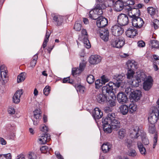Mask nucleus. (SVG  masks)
<instances>
[{
  "label": "nucleus",
  "instance_id": "f257e3e1",
  "mask_svg": "<svg viewBox=\"0 0 159 159\" xmlns=\"http://www.w3.org/2000/svg\"><path fill=\"white\" fill-rule=\"evenodd\" d=\"M113 84L112 82H110L106 86L102 87V93H101L97 96L96 99L98 102L101 104L107 102L109 96H111L113 98H115V95L113 92Z\"/></svg>",
  "mask_w": 159,
  "mask_h": 159
},
{
  "label": "nucleus",
  "instance_id": "f03ea898",
  "mask_svg": "<svg viewBox=\"0 0 159 159\" xmlns=\"http://www.w3.org/2000/svg\"><path fill=\"white\" fill-rule=\"evenodd\" d=\"M115 116V113H109L106 118L108 119L113 129H117L120 128V124L119 120Z\"/></svg>",
  "mask_w": 159,
  "mask_h": 159
},
{
  "label": "nucleus",
  "instance_id": "7ed1b4c3",
  "mask_svg": "<svg viewBox=\"0 0 159 159\" xmlns=\"http://www.w3.org/2000/svg\"><path fill=\"white\" fill-rule=\"evenodd\" d=\"M96 1L98 4L93 9L94 12L98 16L101 15L103 13L102 10L105 9L107 5V2L105 0H96Z\"/></svg>",
  "mask_w": 159,
  "mask_h": 159
},
{
  "label": "nucleus",
  "instance_id": "20e7f679",
  "mask_svg": "<svg viewBox=\"0 0 159 159\" xmlns=\"http://www.w3.org/2000/svg\"><path fill=\"white\" fill-rule=\"evenodd\" d=\"M158 119L159 120V106L154 107L148 117L149 122L151 124H155Z\"/></svg>",
  "mask_w": 159,
  "mask_h": 159
},
{
  "label": "nucleus",
  "instance_id": "39448f33",
  "mask_svg": "<svg viewBox=\"0 0 159 159\" xmlns=\"http://www.w3.org/2000/svg\"><path fill=\"white\" fill-rule=\"evenodd\" d=\"M117 22L120 25L125 26L129 22L128 16L124 14H120L118 16Z\"/></svg>",
  "mask_w": 159,
  "mask_h": 159
},
{
  "label": "nucleus",
  "instance_id": "423d86ee",
  "mask_svg": "<svg viewBox=\"0 0 159 159\" xmlns=\"http://www.w3.org/2000/svg\"><path fill=\"white\" fill-rule=\"evenodd\" d=\"M0 70L1 72V77L0 78V81L2 84H5L7 82V68L4 65H2L0 66Z\"/></svg>",
  "mask_w": 159,
  "mask_h": 159
},
{
  "label": "nucleus",
  "instance_id": "0eeeda50",
  "mask_svg": "<svg viewBox=\"0 0 159 159\" xmlns=\"http://www.w3.org/2000/svg\"><path fill=\"white\" fill-rule=\"evenodd\" d=\"M124 44V40L121 38H116L112 39L111 41V45L113 48H120Z\"/></svg>",
  "mask_w": 159,
  "mask_h": 159
},
{
  "label": "nucleus",
  "instance_id": "6e6552de",
  "mask_svg": "<svg viewBox=\"0 0 159 159\" xmlns=\"http://www.w3.org/2000/svg\"><path fill=\"white\" fill-rule=\"evenodd\" d=\"M153 80L150 76H148L144 80L143 83V89L145 91H148L152 87Z\"/></svg>",
  "mask_w": 159,
  "mask_h": 159
},
{
  "label": "nucleus",
  "instance_id": "1a4fd4ad",
  "mask_svg": "<svg viewBox=\"0 0 159 159\" xmlns=\"http://www.w3.org/2000/svg\"><path fill=\"white\" fill-rule=\"evenodd\" d=\"M82 37H80V39H83L84 46L86 48H89L91 47V44L88 39V35L86 30L83 29L81 31Z\"/></svg>",
  "mask_w": 159,
  "mask_h": 159
},
{
  "label": "nucleus",
  "instance_id": "9d476101",
  "mask_svg": "<svg viewBox=\"0 0 159 159\" xmlns=\"http://www.w3.org/2000/svg\"><path fill=\"white\" fill-rule=\"evenodd\" d=\"M112 34L115 36H119L124 32V30L121 26L116 25L113 26L111 29Z\"/></svg>",
  "mask_w": 159,
  "mask_h": 159
},
{
  "label": "nucleus",
  "instance_id": "9b49d317",
  "mask_svg": "<svg viewBox=\"0 0 159 159\" xmlns=\"http://www.w3.org/2000/svg\"><path fill=\"white\" fill-rule=\"evenodd\" d=\"M102 123L104 131L107 133H111L113 129L108 122L107 118H103L102 120Z\"/></svg>",
  "mask_w": 159,
  "mask_h": 159
},
{
  "label": "nucleus",
  "instance_id": "f8f14e48",
  "mask_svg": "<svg viewBox=\"0 0 159 159\" xmlns=\"http://www.w3.org/2000/svg\"><path fill=\"white\" fill-rule=\"evenodd\" d=\"M38 142L40 144H44L51 139L50 135L48 134H42L39 136Z\"/></svg>",
  "mask_w": 159,
  "mask_h": 159
},
{
  "label": "nucleus",
  "instance_id": "ddd939ff",
  "mask_svg": "<svg viewBox=\"0 0 159 159\" xmlns=\"http://www.w3.org/2000/svg\"><path fill=\"white\" fill-rule=\"evenodd\" d=\"M107 19L103 16L99 17L96 21V24L99 28V30L103 28L107 25Z\"/></svg>",
  "mask_w": 159,
  "mask_h": 159
},
{
  "label": "nucleus",
  "instance_id": "4468645a",
  "mask_svg": "<svg viewBox=\"0 0 159 159\" xmlns=\"http://www.w3.org/2000/svg\"><path fill=\"white\" fill-rule=\"evenodd\" d=\"M97 33H99L101 38L105 41L108 40L109 38V32L108 30L104 28L100 29L97 31Z\"/></svg>",
  "mask_w": 159,
  "mask_h": 159
},
{
  "label": "nucleus",
  "instance_id": "2eb2a0df",
  "mask_svg": "<svg viewBox=\"0 0 159 159\" xmlns=\"http://www.w3.org/2000/svg\"><path fill=\"white\" fill-rule=\"evenodd\" d=\"M132 23L134 27L139 29L142 27L144 22L142 18L138 17L134 19L132 21Z\"/></svg>",
  "mask_w": 159,
  "mask_h": 159
},
{
  "label": "nucleus",
  "instance_id": "dca6fc26",
  "mask_svg": "<svg viewBox=\"0 0 159 159\" xmlns=\"http://www.w3.org/2000/svg\"><path fill=\"white\" fill-rule=\"evenodd\" d=\"M92 116L96 121L101 118L103 116V113L101 110L98 108H95L93 112Z\"/></svg>",
  "mask_w": 159,
  "mask_h": 159
},
{
  "label": "nucleus",
  "instance_id": "f3484780",
  "mask_svg": "<svg viewBox=\"0 0 159 159\" xmlns=\"http://www.w3.org/2000/svg\"><path fill=\"white\" fill-rule=\"evenodd\" d=\"M23 92L22 89L17 90L13 97V101L16 104H18L20 102L21 96L23 94Z\"/></svg>",
  "mask_w": 159,
  "mask_h": 159
},
{
  "label": "nucleus",
  "instance_id": "a211bd4d",
  "mask_svg": "<svg viewBox=\"0 0 159 159\" xmlns=\"http://www.w3.org/2000/svg\"><path fill=\"white\" fill-rule=\"evenodd\" d=\"M101 60V57L98 55L91 56L89 59V62L91 64L94 65L99 63Z\"/></svg>",
  "mask_w": 159,
  "mask_h": 159
},
{
  "label": "nucleus",
  "instance_id": "6ab92c4d",
  "mask_svg": "<svg viewBox=\"0 0 159 159\" xmlns=\"http://www.w3.org/2000/svg\"><path fill=\"white\" fill-rule=\"evenodd\" d=\"M118 102L120 103L123 104L126 102L127 98L126 95L124 93L121 92L118 93L117 96Z\"/></svg>",
  "mask_w": 159,
  "mask_h": 159
},
{
  "label": "nucleus",
  "instance_id": "aec40b11",
  "mask_svg": "<svg viewBox=\"0 0 159 159\" xmlns=\"http://www.w3.org/2000/svg\"><path fill=\"white\" fill-rule=\"evenodd\" d=\"M34 116L37 120H35L34 119L33 122L34 125H37L39 122V120L41 118V113L40 110L39 109H36L33 111Z\"/></svg>",
  "mask_w": 159,
  "mask_h": 159
},
{
  "label": "nucleus",
  "instance_id": "412c9836",
  "mask_svg": "<svg viewBox=\"0 0 159 159\" xmlns=\"http://www.w3.org/2000/svg\"><path fill=\"white\" fill-rule=\"evenodd\" d=\"M137 34V30L132 27L129 28L126 31V35L129 37H133Z\"/></svg>",
  "mask_w": 159,
  "mask_h": 159
},
{
  "label": "nucleus",
  "instance_id": "4be33fe9",
  "mask_svg": "<svg viewBox=\"0 0 159 159\" xmlns=\"http://www.w3.org/2000/svg\"><path fill=\"white\" fill-rule=\"evenodd\" d=\"M141 96V92L139 90H133L130 97L135 101H137L140 99Z\"/></svg>",
  "mask_w": 159,
  "mask_h": 159
},
{
  "label": "nucleus",
  "instance_id": "5701e85b",
  "mask_svg": "<svg viewBox=\"0 0 159 159\" xmlns=\"http://www.w3.org/2000/svg\"><path fill=\"white\" fill-rule=\"evenodd\" d=\"M127 66L129 70H134L138 67L137 62L134 61H129L127 63Z\"/></svg>",
  "mask_w": 159,
  "mask_h": 159
},
{
  "label": "nucleus",
  "instance_id": "b1692460",
  "mask_svg": "<svg viewBox=\"0 0 159 159\" xmlns=\"http://www.w3.org/2000/svg\"><path fill=\"white\" fill-rule=\"evenodd\" d=\"M64 19L63 16L59 15L55 16L53 17V20L55 22L56 24L58 26L62 25Z\"/></svg>",
  "mask_w": 159,
  "mask_h": 159
},
{
  "label": "nucleus",
  "instance_id": "393cba45",
  "mask_svg": "<svg viewBox=\"0 0 159 159\" xmlns=\"http://www.w3.org/2000/svg\"><path fill=\"white\" fill-rule=\"evenodd\" d=\"M111 146V145L107 142L104 143L101 147V148L104 153H106L110 150Z\"/></svg>",
  "mask_w": 159,
  "mask_h": 159
},
{
  "label": "nucleus",
  "instance_id": "a878e982",
  "mask_svg": "<svg viewBox=\"0 0 159 159\" xmlns=\"http://www.w3.org/2000/svg\"><path fill=\"white\" fill-rule=\"evenodd\" d=\"M147 77L143 72H140L137 73L136 78L139 80V82H141V81H144L147 78Z\"/></svg>",
  "mask_w": 159,
  "mask_h": 159
},
{
  "label": "nucleus",
  "instance_id": "bb28decb",
  "mask_svg": "<svg viewBox=\"0 0 159 159\" xmlns=\"http://www.w3.org/2000/svg\"><path fill=\"white\" fill-rule=\"evenodd\" d=\"M138 147L140 153L143 155H145L147 153L145 148L140 142L137 143Z\"/></svg>",
  "mask_w": 159,
  "mask_h": 159
},
{
  "label": "nucleus",
  "instance_id": "cd10ccee",
  "mask_svg": "<svg viewBox=\"0 0 159 159\" xmlns=\"http://www.w3.org/2000/svg\"><path fill=\"white\" fill-rule=\"evenodd\" d=\"M147 11L148 13L150 15V16L153 17L157 14V10L155 8L152 7H149L147 8Z\"/></svg>",
  "mask_w": 159,
  "mask_h": 159
},
{
  "label": "nucleus",
  "instance_id": "c85d7f7f",
  "mask_svg": "<svg viewBox=\"0 0 159 159\" xmlns=\"http://www.w3.org/2000/svg\"><path fill=\"white\" fill-rule=\"evenodd\" d=\"M51 32L48 31V30L46 31V32L45 35V38L44 39V41L43 44V47L44 48L46 46L49 40V38L50 36Z\"/></svg>",
  "mask_w": 159,
  "mask_h": 159
},
{
  "label": "nucleus",
  "instance_id": "c756f323",
  "mask_svg": "<svg viewBox=\"0 0 159 159\" xmlns=\"http://www.w3.org/2000/svg\"><path fill=\"white\" fill-rule=\"evenodd\" d=\"M124 144L129 148L132 147L134 145L132 140L128 138H127L125 140Z\"/></svg>",
  "mask_w": 159,
  "mask_h": 159
},
{
  "label": "nucleus",
  "instance_id": "7c9ffc66",
  "mask_svg": "<svg viewBox=\"0 0 159 159\" xmlns=\"http://www.w3.org/2000/svg\"><path fill=\"white\" fill-rule=\"evenodd\" d=\"M120 108L121 113L124 115H126L129 111V108L126 105H121Z\"/></svg>",
  "mask_w": 159,
  "mask_h": 159
},
{
  "label": "nucleus",
  "instance_id": "2f4dec72",
  "mask_svg": "<svg viewBox=\"0 0 159 159\" xmlns=\"http://www.w3.org/2000/svg\"><path fill=\"white\" fill-rule=\"evenodd\" d=\"M116 98V96L115 98H112L111 97V96H108L107 102H108V104L111 107H113L115 106L116 105V102L115 100Z\"/></svg>",
  "mask_w": 159,
  "mask_h": 159
},
{
  "label": "nucleus",
  "instance_id": "473e14b6",
  "mask_svg": "<svg viewBox=\"0 0 159 159\" xmlns=\"http://www.w3.org/2000/svg\"><path fill=\"white\" fill-rule=\"evenodd\" d=\"M26 74L25 72H22L19 74L17 77V82L18 83L23 81L26 78Z\"/></svg>",
  "mask_w": 159,
  "mask_h": 159
},
{
  "label": "nucleus",
  "instance_id": "72a5a7b5",
  "mask_svg": "<svg viewBox=\"0 0 159 159\" xmlns=\"http://www.w3.org/2000/svg\"><path fill=\"white\" fill-rule=\"evenodd\" d=\"M118 137L120 139H122L126 135V131L123 129H120L118 132Z\"/></svg>",
  "mask_w": 159,
  "mask_h": 159
},
{
  "label": "nucleus",
  "instance_id": "f704fd0d",
  "mask_svg": "<svg viewBox=\"0 0 159 159\" xmlns=\"http://www.w3.org/2000/svg\"><path fill=\"white\" fill-rule=\"evenodd\" d=\"M139 127L138 126H135L133 128V131L132 132L131 134L134 135V137L135 139H137L139 136Z\"/></svg>",
  "mask_w": 159,
  "mask_h": 159
},
{
  "label": "nucleus",
  "instance_id": "c9c22d12",
  "mask_svg": "<svg viewBox=\"0 0 159 159\" xmlns=\"http://www.w3.org/2000/svg\"><path fill=\"white\" fill-rule=\"evenodd\" d=\"M89 17L92 19L93 20H98V18L100 17L98 14L94 12V10H93L89 12Z\"/></svg>",
  "mask_w": 159,
  "mask_h": 159
},
{
  "label": "nucleus",
  "instance_id": "e433bc0d",
  "mask_svg": "<svg viewBox=\"0 0 159 159\" xmlns=\"http://www.w3.org/2000/svg\"><path fill=\"white\" fill-rule=\"evenodd\" d=\"M148 131L151 134H153L156 132V130L155 124H149Z\"/></svg>",
  "mask_w": 159,
  "mask_h": 159
},
{
  "label": "nucleus",
  "instance_id": "4c0bfd02",
  "mask_svg": "<svg viewBox=\"0 0 159 159\" xmlns=\"http://www.w3.org/2000/svg\"><path fill=\"white\" fill-rule=\"evenodd\" d=\"M152 48H159V42L156 39L150 41Z\"/></svg>",
  "mask_w": 159,
  "mask_h": 159
},
{
  "label": "nucleus",
  "instance_id": "58836bf2",
  "mask_svg": "<svg viewBox=\"0 0 159 159\" xmlns=\"http://www.w3.org/2000/svg\"><path fill=\"white\" fill-rule=\"evenodd\" d=\"M75 87L78 92H79L81 93H84L85 89L83 86L80 84H76Z\"/></svg>",
  "mask_w": 159,
  "mask_h": 159
},
{
  "label": "nucleus",
  "instance_id": "ea45409f",
  "mask_svg": "<svg viewBox=\"0 0 159 159\" xmlns=\"http://www.w3.org/2000/svg\"><path fill=\"white\" fill-rule=\"evenodd\" d=\"M137 109V105L134 104H131L129 106V112L131 113L136 111Z\"/></svg>",
  "mask_w": 159,
  "mask_h": 159
},
{
  "label": "nucleus",
  "instance_id": "a19ab883",
  "mask_svg": "<svg viewBox=\"0 0 159 159\" xmlns=\"http://www.w3.org/2000/svg\"><path fill=\"white\" fill-rule=\"evenodd\" d=\"M132 14L135 16L136 18L139 17L140 15V11L139 9L133 8L131 9Z\"/></svg>",
  "mask_w": 159,
  "mask_h": 159
},
{
  "label": "nucleus",
  "instance_id": "79ce46f5",
  "mask_svg": "<svg viewBox=\"0 0 159 159\" xmlns=\"http://www.w3.org/2000/svg\"><path fill=\"white\" fill-rule=\"evenodd\" d=\"M12 156L10 153L0 154V159H11Z\"/></svg>",
  "mask_w": 159,
  "mask_h": 159
},
{
  "label": "nucleus",
  "instance_id": "37998d69",
  "mask_svg": "<svg viewBox=\"0 0 159 159\" xmlns=\"http://www.w3.org/2000/svg\"><path fill=\"white\" fill-rule=\"evenodd\" d=\"M95 79L93 75H89L87 77V81L89 84L93 83Z\"/></svg>",
  "mask_w": 159,
  "mask_h": 159
},
{
  "label": "nucleus",
  "instance_id": "c03bdc74",
  "mask_svg": "<svg viewBox=\"0 0 159 159\" xmlns=\"http://www.w3.org/2000/svg\"><path fill=\"white\" fill-rule=\"evenodd\" d=\"M103 83L101 80H97L95 82V87L96 89H99L102 87L103 85Z\"/></svg>",
  "mask_w": 159,
  "mask_h": 159
},
{
  "label": "nucleus",
  "instance_id": "a18cd8bd",
  "mask_svg": "<svg viewBox=\"0 0 159 159\" xmlns=\"http://www.w3.org/2000/svg\"><path fill=\"white\" fill-rule=\"evenodd\" d=\"M134 72L132 70H128L127 76V78L131 79L133 78Z\"/></svg>",
  "mask_w": 159,
  "mask_h": 159
},
{
  "label": "nucleus",
  "instance_id": "49530a36",
  "mask_svg": "<svg viewBox=\"0 0 159 159\" xmlns=\"http://www.w3.org/2000/svg\"><path fill=\"white\" fill-rule=\"evenodd\" d=\"M50 87L49 86H46L43 89V93L46 96H48L50 90Z\"/></svg>",
  "mask_w": 159,
  "mask_h": 159
},
{
  "label": "nucleus",
  "instance_id": "de8ad7c7",
  "mask_svg": "<svg viewBox=\"0 0 159 159\" xmlns=\"http://www.w3.org/2000/svg\"><path fill=\"white\" fill-rule=\"evenodd\" d=\"M82 72L80 70V68H74L72 69V73L73 75L79 74Z\"/></svg>",
  "mask_w": 159,
  "mask_h": 159
},
{
  "label": "nucleus",
  "instance_id": "09e8293b",
  "mask_svg": "<svg viewBox=\"0 0 159 159\" xmlns=\"http://www.w3.org/2000/svg\"><path fill=\"white\" fill-rule=\"evenodd\" d=\"M136 79L132 81L131 85L134 87H138L139 85V83H141L139 82V80L136 78Z\"/></svg>",
  "mask_w": 159,
  "mask_h": 159
},
{
  "label": "nucleus",
  "instance_id": "8fccbe9b",
  "mask_svg": "<svg viewBox=\"0 0 159 159\" xmlns=\"http://www.w3.org/2000/svg\"><path fill=\"white\" fill-rule=\"evenodd\" d=\"M40 130L46 134L48 131V128L45 125H43L41 126Z\"/></svg>",
  "mask_w": 159,
  "mask_h": 159
},
{
  "label": "nucleus",
  "instance_id": "3c124183",
  "mask_svg": "<svg viewBox=\"0 0 159 159\" xmlns=\"http://www.w3.org/2000/svg\"><path fill=\"white\" fill-rule=\"evenodd\" d=\"M101 78L102 79L101 80L102 82L104 84L109 81V79L105 75L102 76L101 77Z\"/></svg>",
  "mask_w": 159,
  "mask_h": 159
},
{
  "label": "nucleus",
  "instance_id": "603ef678",
  "mask_svg": "<svg viewBox=\"0 0 159 159\" xmlns=\"http://www.w3.org/2000/svg\"><path fill=\"white\" fill-rule=\"evenodd\" d=\"M82 26L79 23L75 24L74 28L77 31H79L81 29Z\"/></svg>",
  "mask_w": 159,
  "mask_h": 159
},
{
  "label": "nucleus",
  "instance_id": "864d4df0",
  "mask_svg": "<svg viewBox=\"0 0 159 159\" xmlns=\"http://www.w3.org/2000/svg\"><path fill=\"white\" fill-rule=\"evenodd\" d=\"M128 154L129 156L134 157L136 155V152L134 150L131 149L129 151Z\"/></svg>",
  "mask_w": 159,
  "mask_h": 159
},
{
  "label": "nucleus",
  "instance_id": "5fc2aeb1",
  "mask_svg": "<svg viewBox=\"0 0 159 159\" xmlns=\"http://www.w3.org/2000/svg\"><path fill=\"white\" fill-rule=\"evenodd\" d=\"M153 25L155 29L159 28V20L157 19L154 20L153 22Z\"/></svg>",
  "mask_w": 159,
  "mask_h": 159
},
{
  "label": "nucleus",
  "instance_id": "6e6d98bb",
  "mask_svg": "<svg viewBox=\"0 0 159 159\" xmlns=\"http://www.w3.org/2000/svg\"><path fill=\"white\" fill-rule=\"evenodd\" d=\"M86 62L84 61H82L81 63H80L79 65V68L80 70L82 71L84 69V68L85 66Z\"/></svg>",
  "mask_w": 159,
  "mask_h": 159
},
{
  "label": "nucleus",
  "instance_id": "4d7b16f0",
  "mask_svg": "<svg viewBox=\"0 0 159 159\" xmlns=\"http://www.w3.org/2000/svg\"><path fill=\"white\" fill-rule=\"evenodd\" d=\"M48 147L46 146H43L40 148V150L43 153H45L49 150Z\"/></svg>",
  "mask_w": 159,
  "mask_h": 159
},
{
  "label": "nucleus",
  "instance_id": "13d9d810",
  "mask_svg": "<svg viewBox=\"0 0 159 159\" xmlns=\"http://www.w3.org/2000/svg\"><path fill=\"white\" fill-rule=\"evenodd\" d=\"M125 6L129 5H133L134 4V0H125Z\"/></svg>",
  "mask_w": 159,
  "mask_h": 159
},
{
  "label": "nucleus",
  "instance_id": "bf43d9fd",
  "mask_svg": "<svg viewBox=\"0 0 159 159\" xmlns=\"http://www.w3.org/2000/svg\"><path fill=\"white\" fill-rule=\"evenodd\" d=\"M157 134L154 135L153 140V148H155L156 145H157Z\"/></svg>",
  "mask_w": 159,
  "mask_h": 159
},
{
  "label": "nucleus",
  "instance_id": "052dcab7",
  "mask_svg": "<svg viewBox=\"0 0 159 159\" xmlns=\"http://www.w3.org/2000/svg\"><path fill=\"white\" fill-rule=\"evenodd\" d=\"M133 90H134L130 87H128L126 88L125 92L127 94L129 95V96H130V94H132Z\"/></svg>",
  "mask_w": 159,
  "mask_h": 159
},
{
  "label": "nucleus",
  "instance_id": "680f3d73",
  "mask_svg": "<svg viewBox=\"0 0 159 159\" xmlns=\"http://www.w3.org/2000/svg\"><path fill=\"white\" fill-rule=\"evenodd\" d=\"M138 46L140 48H143L145 46V43L142 40L139 41L137 43Z\"/></svg>",
  "mask_w": 159,
  "mask_h": 159
},
{
  "label": "nucleus",
  "instance_id": "e2e57ef3",
  "mask_svg": "<svg viewBox=\"0 0 159 159\" xmlns=\"http://www.w3.org/2000/svg\"><path fill=\"white\" fill-rule=\"evenodd\" d=\"M72 82H71L69 77L64 78L63 80V83H69L71 84Z\"/></svg>",
  "mask_w": 159,
  "mask_h": 159
},
{
  "label": "nucleus",
  "instance_id": "0e129e2a",
  "mask_svg": "<svg viewBox=\"0 0 159 159\" xmlns=\"http://www.w3.org/2000/svg\"><path fill=\"white\" fill-rule=\"evenodd\" d=\"M142 141L143 143L145 145H148L149 143L148 139L145 137L142 139Z\"/></svg>",
  "mask_w": 159,
  "mask_h": 159
},
{
  "label": "nucleus",
  "instance_id": "69168bd1",
  "mask_svg": "<svg viewBox=\"0 0 159 159\" xmlns=\"http://www.w3.org/2000/svg\"><path fill=\"white\" fill-rule=\"evenodd\" d=\"M128 16L131 18L132 21L134 19L136 18L135 16L133 14H132V11L131 10L129 11Z\"/></svg>",
  "mask_w": 159,
  "mask_h": 159
},
{
  "label": "nucleus",
  "instance_id": "338daca9",
  "mask_svg": "<svg viewBox=\"0 0 159 159\" xmlns=\"http://www.w3.org/2000/svg\"><path fill=\"white\" fill-rule=\"evenodd\" d=\"M55 154L57 157V158L58 159H64L63 157L60 154V153L57 151H56L55 152Z\"/></svg>",
  "mask_w": 159,
  "mask_h": 159
},
{
  "label": "nucleus",
  "instance_id": "774afa93",
  "mask_svg": "<svg viewBox=\"0 0 159 159\" xmlns=\"http://www.w3.org/2000/svg\"><path fill=\"white\" fill-rule=\"evenodd\" d=\"M8 113L11 114H13L15 113L14 109L12 107L9 108L8 109Z\"/></svg>",
  "mask_w": 159,
  "mask_h": 159
}]
</instances>
